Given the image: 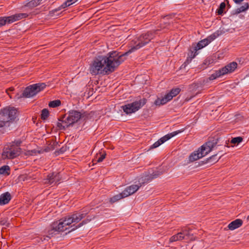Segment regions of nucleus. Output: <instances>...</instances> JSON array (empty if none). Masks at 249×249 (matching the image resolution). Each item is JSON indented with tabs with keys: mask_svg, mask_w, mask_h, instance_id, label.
Listing matches in <instances>:
<instances>
[{
	"mask_svg": "<svg viewBox=\"0 0 249 249\" xmlns=\"http://www.w3.org/2000/svg\"><path fill=\"white\" fill-rule=\"evenodd\" d=\"M202 157H203V156H201L199 149H198L197 151L193 153H192L189 156V160L191 162H193Z\"/></svg>",
	"mask_w": 249,
	"mask_h": 249,
	"instance_id": "25",
	"label": "nucleus"
},
{
	"mask_svg": "<svg viewBox=\"0 0 249 249\" xmlns=\"http://www.w3.org/2000/svg\"><path fill=\"white\" fill-rule=\"evenodd\" d=\"M90 220V219L87 218L84 220H83L81 223H79L78 224L75 225V224H73L72 226L71 227V230H70L68 232H66V233H69L70 232H71L74 231L75 230L81 227L84 225H85L87 224L88 222H89Z\"/></svg>",
	"mask_w": 249,
	"mask_h": 249,
	"instance_id": "21",
	"label": "nucleus"
},
{
	"mask_svg": "<svg viewBox=\"0 0 249 249\" xmlns=\"http://www.w3.org/2000/svg\"><path fill=\"white\" fill-rule=\"evenodd\" d=\"M146 101L147 99L143 98L139 100L135 101L132 103L123 106L121 107L124 112L127 114H129L138 111L146 104Z\"/></svg>",
	"mask_w": 249,
	"mask_h": 249,
	"instance_id": "6",
	"label": "nucleus"
},
{
	"mask_svg": "<svg viewBox=\"0 0 249 249\" xmlns=\"http://www.w3.org/2000/svg\"><path fill=\"white\" fill-rule=\"evenodd\" d=\"M243 224V221L240 219H236L231 222L228 226L229 230H234L241 227Z\"/></svg>",
	"mask_w": 249,
	"mask_h": 249,
	"instance_id": "18",
	"label": "nucleus"
},
{
	"mask_svg": "<svg viewBox=\"0 0 249 249\" xmlns=\"http://www.w3.org/2000/svg\"><path fill=\"white\" fill-rule=\"evenodd\" d=\"M49 112L48 110L46 108H44L42 109L41 112V119L43 120H46L49 116Z\"/></svg>",
	"mask_w": 249,
	"mask_h": 249,
	"instance_id": "36",
	"label": "nucleus"
},
{
	"mask_svg": "<svg viewBox=\"0 0 249 249\" xmlns=\"http://www.w3.org/2000/svg\"><path fill=\"white\" fill-rule=\"evenodd\" d=\"M180 91V89L178 88L173 89L169 93L166 95H169L170 97L168 99L169 101H170L173 97L177 95Z\"/></svg>",
	"mask_w": 249,
	"mask_h": 249,
	"instance_id": "27",
	"label": "nucleus"
},
{
	"mask_svg": "<svg viewBox=\"0 0 249 249\" xmlns=\"http://www.w3.org/2000/svg\"><path fill=\"white\" fill-rule=\"evenodd\" d=\"M141 187V185L133 184L127 186L123 191V194L124 196L127 197L133 195Z\"/></svg>",
	"mask_w": 249,
	"mask_h": 249,
	"instance_id": "14",
	"label": "nucleus"
},
{
	"mask_svg": "<svg viewBox=\"0 0 249 249\" xmlns=\"http://www.w3.org/2000/svg\"><path fill=\"white\" fill-rule=\"evenodd\" d=\"M192 59L189 57L187 58V59L184 62V64H183V65H184V67L190 63Z\"/></svg>",
	"mask_w": 249,
	"mask_h": 249,
	"instance_id": "42",
	"label": "nucleus"
},
{
	"mask_svg": "<svg viewBox=\"0 0 249 249\" xmlns=\"http://www.w3.org/2000/svg\"><path fill=\"white\" fill-rule=\"evenodd\" d=\"M60 180V176L59 173L53 172L47 176L46 179H44L45 183L52 184L56 183Z\"/></svg>",
	"mask_w": 249,
	"mask_h": 249,
	"instance_id": "13",
	"label": "nucleus"
},
{
	"mask_svg": "<svg viewBox=\"0 0 249 249\" xmlns=\"http://www.w3.org/2000/svg\"><path fill=\"white\" fill-rule=\"evenodd\" d=\"M17 117V110L14 107H6L0 111V127L9 126Z\"/></svg>",
	"mask_w": 249,
	"mask_h": 249,
	"instance_id": "2",
	"label": "nucleus"
},
{
	"mask_svg": "<svg viewBox=\"0 0 249 249\" xmlns=\"http://www.w3.org/2000/svg\"><path fill=\"white\" fill-rule=\"evenodd\" d=\"M68 116L65 119L66 127L72 126L74 124L77 123L81 119L84 120L88 118L89 114L85 111L81 112L75 110H71L68 113Z\"/></svg>",
	"mask_w": 249,
	"mask_h": 249,
	"instance_id": "5",
	"label": "nucleus"
},
{
	"mask_svg": "<svg viewBox=\"0 0 249 249\" xmlns=\"http://www.w3.org/2000/svg\"><path fill=\"white\" fill-rule=\"evenodd\" d=\"M26 13H18L8 17H0V27L27 17Z\"/></svg>",
	"mask_w": 249,
	"mask_h": 249,
	"instance_id": "8",
	"label": "nucleus"
},
{
	"mask_svg": "<svg viewBox=\"0 0 249 249\" xmlns=\"http://www.w3.org/2000/svg\"><path fill=\"white\" fill-rule=\"evenodd\" d=\"M46 86V85L44 83H39L29 86L24 89L22 93H16L15 98L18 100L22 97H32L43 90Z\"/></svg>",
	"mask_w": 249,
	"mask_h": 249,
	"instance_id": "3",
	"label": "nucleus"
},
{
	"mask_svg": "<svg viewBox=\"0 0 249 249\" xmlns=\"http://www.w3.org/2000/svg\"><path fill=\"white\" fill-rule=\"evenodd\" d=\"M236 62H232L220 69L222 74L223 75L233 72L237 68Z\"/></svg>",
	"mask_w": 249,
	"mask_h": 249,
	"instance_id": "15",
	"label": "nucleus"
},
{
	"mask_svg": "<svg viewBox=\"0 0 249 249\" xmlns=\"http://www.w3.org/2000/svg\"><path fill=\"white\" fill-rule=\"evenodd\" d=\"M179 234H174L170 238V242H173L177 241L182 240L184 239L185 236L184 235H178Z\"/></svg>",
	"mask_w": 249,
	"mask_h": 249,
	"instance_id": "32",
	"label": "nucleus"
},
{
	"mask_svg": "<svg viewBox=\"0 0 249 249\" xmlns=\"http://www.w3.org/2000/svg\"><path fill=\"white\" fill-rule=\"evenodd\" d=\"M247 220L248 221H249V215L247 217Z\"/></svg>",
	"mask_w": 249,
	"mask_h": 249,
	"instance_id": "50",
	"label": "nucleus"
},
{
	"mask_svg": "<svg viewBox=\"0 0 249 249\" xmlns=\"http://www.w3.org/2000/svg\"><path fill=\"white\" fill-rule=\"evenodd\" d=\"M106 153H104L102 155H100V157L99 158H98L97 160H94L93 161H96V162H102L103 160L106 157Z\"/></svg>",
	"mask_w": 249,
	"mask_h": 249,
	"instance_id": "39",
	"label": "nucleus"
},
{
	"mask_svg": "<svg viewBox=\"0 0 249 249\" xmlns=\"http://www.w3.org/2000/svg\"><path fill=\"white\" fill-rule=\"evenodd\" d=\"M71 5V4L70 3V2L68 1V0H66L65 2H64L62 5H61L60 6H59L58 8L54 9L53 10H52L51 11H49V15L51 17H53L54 15V14L59 11H60L61 9L65 8L67 7H68Z\"/></svg>",
	"mask_w": 249,
	"mask_h": 249,
	"instance_id": "19",
	"label": "nucleus"
},
{
	"mask_svg": "<svg viewBox=\"0 0 249 249\" xmlns=\"http://www.w3.org/2000/svg\"><path fill=\"white\" fill-rule=\"evenodd\" d=\"M170 97L169 95H165V96L162 99L158 98L154 102V104L156 106L163 105L168 102L169 101L168 99Z\"/></svg>",
	"mask_w": 249,
	"mask_h": 249,
	"instance_id": "24",
	"label": "nucleus"
},
{
	"mask_svg": "<svg viewBox=\"0 0 249 249\" xmlns=\"http://www.w3.org/2000/svg\"><path fill=\"white\" fill-rule=\"evenodd\" d=\"M162 174V172L156 171L154 172L152 174L143 175L139 179V185H141L142 186V184L147 183L153 179L158 178Z\"/></svg>",
	"mask_w": 249,
	"mask_h": 249,
	"instance_id": "10",
	"label": "nucleus"
},
{
	"mask_svg": "<svg viewBox=\"0 0 249 249\" xmlns=\"http://www.w3.org/2000/svg\"><path fill=\"white\" fill-rule=\"evenodd\" d=\"M159 31V30H155V32H154L155 34H156L157 33V32Z\"/></svg>",
	"mask_w": 249,
	"mask_h": 249,
	"instance_id": "51",
	"label": "nucleus"
},
{
	"mask_svg": "<svg viewBox=\"0 0 249 249\" xmlns=\"http://www.w3.org/2000/svg\"><path fill=\"white\" fill-rule=\"evenodd\" d=\"M216 142H213L209 141L201 146L200 149H199L201 156L204 157L210 153L216 146Z\"/></svg>",
	"mask_w": 249,
	"mask_h": 249,
	"instance_id": "12",
	"label": "nucleus"
},
{
	"mask_svg": "<svg viewBox=\"0 0 249 249\" xmlns=\"http://www.w3.org/2000/svg\"><path fill=\"white\" fill-rule=\"evenodd\" d=\"M234 2L236 4H239L242 2L244 0H233Z\"/></svg>",
	"mask_w": 249,
	"mask_h": 249,
	"instance_id": "46",
	"label": "nucleus"
},
{
	"mask_svg": "<svg viewBox=\"0 0 249 249\" xmlns=\"http://www.w3.org/2000/svg\"><path fill=\"white\" fill-rule=\"evenodd\" d=\"M49 146H50V148H53V150L54 149V146L53 144H50Z\"/></svg>",
	"mask_w": 249,
	"mask_h": 249,
	"instance_id": "49",
	"label": "nucleus"
},
{
	"mask_svg": "<svg viewBox=\"0 0 249 249\" xmlns=\"http://www.w3.org/2000/svg\"><path fill=\"white\" fill-rule=\"evenodd\" d=\"M193 226L191 227H186L183 228L182 229V231L178 232L177 233H189V232H193V233H195L196 232V229L192 228Z\"/></svg>",
	"mask_w": 249,
	"mask_h": 249,
	"instance_id": "29",
	"label": "nucleus"
},
{
	"mask_svg": "<svg viewBox=\"0 0 249 249\" xmlns=\"http://www.w3.org/2000/svg\"><path fill=\"white\" fill-rule=\"evenodd\" d=\"M42 0H29V1L25 5L26 6L30 8H34L38 5Z\"/></svg>",
	"mask_w": 249,
	"mask_h": 249,
	"instance_id": "26",
	"label": "nucleus"
},
{
	"mask_svg": "<svg viewBox=\"0 0 249 249\" xmlns=\"http://www.w3.org/2000/svg\"><path fill=\"white\" fill-rule=\"evenodd\" d=\"M90 220V219L87 218L84 220H83L81 223H79L78 224L75 225V224H73L72 226L71 227V230H70L68 232H66V233H69L70 232H71L74 231L75 230L81 227L84 225H85L87 224L88 222H89Z\"/></svg>",
	"mask_w": 249,
	"mask_h": 249,
	"instance_id": "22",
	"label": "nucleus"
},
{
	"mask_svg": "<svg viewBox=\"0 0 249 249\" xmlns=\"http://www.w3.org/2000/svg\"><path fill=\"white\" fill-rule=\"evenodd\" d=\"M20 153V148L18 147L14 146V144L10 146V147H5L2 153V158L3 159H14Z\"/></svg>",
	"mask_w": 249,
	"mask_h": 249,
	"instance_id": "9",
	"label": "nucleus"
},
{
	"mask_svg": "<svg viewBox=\"0 0 249 249\" xmlns=\"http://www.w3.org/2000/svg\"><path fill=\"white\" fill-rule=\"evenodd\" d=\"M67 114H65L64 116L58 119V121H60V122H62V123H64L65 124H66V122H65V120H64V118L65 117V116Z\"/></svg>",
	"mask_w": 249,
	"mask_h": 249,
	"instance_id": "44",
	"label": "nucleus"
},
{
	"mask_svg": "<svg viewBox=\"0 0 249 249\" xmlns=\"http://www.w3.org/2000/svg\"><path fill=\"white\" fill-rule=\"evenodd\" d=\"M10 168L8 165H3L0 168V174L3 175H9Z\"/></svg>",
	"mask_w": 249,
	"mask_h": 249,
	"instance_id": "28",
	"label": "nucleus"
},
{
	"mask_svg": "<svg viewBox=\"0 0 249 249\" xmlns=\"http://www.w3.org/2000/svg\"><path fill=\"white\" fill-rule=\"evenodd\" d=\"M90 220V219L87 218L84 220H83L81 223H79L78 224L75 225V224H73L72 226L71 227V230H70L68 232H66V233H69L70 232H71L74 231L75 230L81 227L84 225H85L87 224L88 222H89Z\"/></svg>",
	"mask_w": 249,
	"mask_h": 249,
	"instance_id": "23",
	"label": "nucleus"
},
{
	"mask_svg": "<svg viewBox=\"0 0 249 249\" xmlns=\"http://www.w3.org/2000/svg\"><path fill=\"white\" fill-rule=\"evenodd\" d=\"M216 157V154H215L212 156L211 157H210L209 158H207V160H206V161L205 162V163H211L212 164H213L219 160L221 157H219V158L217 159Z\"/></svg>",
	"mask_w": 249,
	"mask_h": 249,
	"instance_id": "30",
	"label": "nucleus"
},
{
	"mask_svg": "<svg viewBox=\"0 0 249 249\" xmlns=\"http://www.w3.org/2000/svg\"><path fill=\"white\" fill-rule=\"evenodd\" d=\"M222 32L221 31L218 30L208 36L206 38L199 41L196 44H193L192 46V49H194L195 52H197L198 50L204 48L213 40L215 39L219 36L221 35Z\"/></svg>",
	"mask_w": 249,
	"mask_h": 249,
	"instance_id": "7",
	"label": "nucleus"
},
{
	"mask_svg": "<svg viewBox=\"0 0 249 249\" xmlns=\"http://www.w3.org/2000/svg\"><path fill=\"white\" fill-rule=\"evenodd\" d=\"M12 199L10 193L6 192L0 196V205H3L8 204Z\"/></svg>",
	"mask_w": 249,
	"mask_h": 249,
	"instance_id": "16",
	"label": "nucleus"
},
{
	"mask_svg": "<svg viewBox=\"0 0 249 249\" xmlns=\"http://www.w3.org/2000/svg\"><path fill=\"white\" fill-rule=\"evenodd\" d=\"M154 37V34L152 32H148L135 38L131 42V48L125 53L121 54L113 51L106 55L98 56L90 65V73L96 75L109 74L114 72L129 54L144 46Z\"/></svg>",
	"mask_w": 249,
	"mask_h": 249,
	"instance_id": "1",
	"label": "nucleus"
},
{
	"mask_svg": "<svg viewBox=\"0 0 249 249\" xmlns=\"http://www.w3.org/2000/svg\"><path fill=\"white\" fill-rule=\"evenodd\" d=\"M57 126L58 127H59L60 129H65V128H67L66 127V124H65V125H63L61 123H57Z\"/></svg>",
	"mask_w": 249,
	"mask_h": 249,
	"instance_id": "41",
	"label": "nucleus"
},
{
	"mask_svg": "<svg viewBox=\"0 0 249 249\" xmlns=\"http://www.w3.org/2000/svg\"><path fill=\"white\" fill-rule=\"evenodd\" d=\"M222 75H223V74H222L220 69H219V70L215 71L209 77V79L210 80H213Z\"/></svg>",
	"mask_w": 249,
	"mask_h": 249,
	"instance_id": "33",
	"label": "nucleus"
},
{
	"mask_svg": "<svg viewBox=\"0 0 249 249\" xmlns=\"http://www.w3.org/2000/svg\"><path fill=\"white\" fill-rule=\"evenodd\" d=\"M1 223H2V224H4V221H1Z\"/></svg>",
	"mask_w": 249,
	"mask_h": 249,
	"instance_id": "53",
	"label": "nucleus"
},
{
	"mask_svg": "<svg viewBox=\"0 0 249 249\" xmlns=\"http://www.w3.org/2000/svg\"><path fill=\"white\" fill-rule=\"evenodd\" d=\"M197 54V52H195V51L192 49V47L190 48V53H189V57L193 59L196 56Z\"/></svg>",
	"mask_w": 249,
	"mask_h": 249,
	"instance_id": "38",
	"label": "nucleus"
},
{
	"mask_svg": "<svg viewBox=\"0 0 249 249\" xmlns=\"http://www.w3.org/2000/svg\"><path fill=\"white\" fill-rule=\"evenodd\" d=\"M87 213H75L70 215L72 218L73 223H77L79 222L83 218H85Z\"/></svg>",
	"mask_w": 249,
	"mask_h": 249,
	"instance_id": "17",
	"label": "nucleus"
},
{
	"mask_svg": "<svg viewBox=\"0 0 249 249\" xmlns=\"http://www.w3.org/2000/svg\"><path fill=\"white\" fill-rule=\"evenodd\" d=\"M77 0H68V1H69L71 5L73 3H75L76 1H77Z\"/></svg>",
	"mask_w": 249,
	"mask_h": 249,
	"instance_id": "48",
	"label": "nucleus"
},
{
	"mask_svg": "<svg viewBox=\"0 0 249 249\" xmlns=\"http://www.w3.org/2000/svg\"><path fill=\"white\" fill-rule=\"evenodd\" d=\"M61 105V101L59 100H55L50 102L49 106L50 107H59Z\"/></svg>",
	"mask_w": 249,
	"mask_h": 249,
	"instance_id": "34",
	"label": "nucleus"
},
{
	"mask_svg": "<svg viewBox=\"0 0 249 249\" xmlns=\"http://www.w3.org/2000/svg\"><path fill=\"white\" fill-rule=\"evenodd\" d=\"M21 142L20 140L15 141L14 142V143L15 145H16V147H18L21 143Z\"/></svg>",
	"mask_w": 249,
	"mask_h": 249,
	"instance_id": "45",
	"label": "nucleus"
},
{
	"mask_svg": "<svg viewBox=\"0 0 249 249\" xmlns=\"http://www.w3.org/2000/svg\"><path fill=\"white\" fill-rule=\"evenodd\" d=\"M181 131L178 130L169 133L160 139L158 141L155 142L154 144L151 145L150 149H153L158 147L160 145L165 142L166 141L169 140L171 138L180 133Z\"/></svg>",
	"mask_w": 249,
	"mask_h": 249,
	"instance_id": "11",
	"label": "nucleus"
},
{
	"mask_svg": "<svg viewBox=\"0 0 249 249\" xmlns=\"http://www.w3.org/2000/svg\"><path fill=\"white\" fill-rule=\"evenodd\" d=\"M192 87L193 89L196 88L197 87L196 84L193 83L190 86V88Z\"/></svg>",
	"mask_w": 249,
	"mask_h": 249,
	"instance_id": "47",
	"label": "nucleus"
},
{
	"mask_svg": "<svg viewBox=\"0 0 249 249\" xmlns=\"http://www.w3.org/2000/svg\"><path fill=\"white\" fill-rule=\"evenodd\" d=\"M125 196H124L123 194V192L121 193H120L118 195H116L113 196L112 197L110 198V202L111 203H114L122 198H124Z\"/></svg>",
	"mask_w": 249,
	"mask_h": 249,
	"instance_id": "31",
	"label": "nucleus"
},
{
	"mask_svg": "<svg viewBox=\"0 0 249 249\" xmlns=\"http://www.w3.org/2000/svg\"><path fill=\"white\" fill-rule=\"evenodd\" d=\"M226 4L224 2H222L217 9L216 13L218 15H221L223 13V10L225 8Z\"/></svg>",
	"mask_w": 249,
	"mask_h": 249,
	"instance_id": "35",
	"label": "nucleus"
},
{
	"mask_svg": "<svg viewBox=\"0 0 249 249\" xmlns=\"http://www.w3.org/2000/svg\"><path fill=\"white\" fill-rule=\"evenodd\" d=\"M249 8V4L248 2L244 3L243 5L235 9L232 11L233 15H237L241 12L246 11Z\"/></svg>",
	"mask_w": 249,
	"mask_h": 249,
	"instance_id": "20",
	"label": "nucleus"
},
{
	"mask_svg": "<svg viewBox=\"0 0 249 249\" xmlns=\"http://www.w3.org/2000/svg\"><path fill=\"white\" fill-rule=\"evenodd\" d=\"M243 141V138L241 137H237L233 138L231 141V142L232 144H239Z\"/></svg>",
	"mask_w": 249,
	"mask_h": 249,
	"instance_id": "37",
	"label": "nucleus"
},
{
	"mask_svg": "<svg viewBox=\"0 0 249 249\" xmlns=\"http://www.w3.org/2000/svg\"><path fill=\"white\" fill-rule=\"evenodd\" d=\"M49 235H50L51 234H49ZM52 236V235L51 236H47V237H48V238H50Z\"/></svg>",
	"mask_w": 249,
	"mask_h": 249,
	"instance_id": "52",
	"label": "nucleus"
},
{
	"mask_svg": "<svg viewBox=\"0 0 249 249\" xmlns=\"http://www.w3.org/2000/svg\"><path fill=\"white\" fill-rule=\"evenodd\" d=\"M73 223L72 218L70 215H67L59 220L54 222L50 225V230L53 232H63L66 230L71 229L70 225Z\"/></svg>",
	"mask_w": 249,
	"mask_h": 249,
	"instance_id": "4",
	"label": "nucleus"
},
{
	"mask_svg": "<svg viewBox=\"0 0 249 249\" xmlns=\"http://www.w3.org/2000/svg\"><path fill=\"white\" fill-rule=\"evenodd\" d=\"M14 88H13V87H11V88H10L8 89H7V90H6V92H7V94L9 95V96H10V98H12V95H11L9 94V91H14Z\"/></svg>",
	"mask_w": 249,
	"mask_h": 249,
	"instance_id": "43",
	"label": "nucleus"
},
{
	"mask_svg": "<svg viewBox=\"0 0 249 249\" xmlns=\"http://www.w3.org/2000/svg\"><path fill=\"white\" fill-rule=\"evenodd\" d=\"M52 150H53V148H50V146H48L45 148H44L43 149H41L40 151H38V153H43L44 152H49Z\"/></svg>",
	"mask_w": 249,
	"mask_h": 249,
	"instance_id": "40",
	"label": "nucleus"
}]
</instances>
